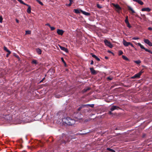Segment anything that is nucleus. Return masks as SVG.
I'll return each instance as SVG.
<instances>
[{
    "instance_id": "nucleus-1",
    "label": "nucleus",
    "mask_w": 152,
    "mask_h": 152,
    "mask_svg": "<svg viewBox=\"0 0 152 152\" xmlns=\"http://www.w3.org/2000/svg\"><path fill=\"white\" fill-rule=\"evenodd\" d=\"M63 122L67 125L72 126L75 123V121L73 119H71L69 117L64 118L63 119Z\"/></svg>"
},
{
    "instance_id": "nucleus-2",
    "label": "nucleus",
    "mask_w": 152,
    "mask_h": 152,
    "mask_svg": "<svg viewBox=\"0 0 152 152\" xmlns=\"http://www.w3.org/2000/svg\"><path fill=\"white\" fill-rule=\"evenodd\" d=\"M104 42L105 44L110 48H112L113 47V45H112L110 42L108 41L106 39H105L104 40Z\"/></svg>"
},
{
    "instance_id": "nucleus-3",
    "label": "nucleus",
    "mask_w": 152,
    "mask_h": 152,
    "mask_svg": "<svg viewBox=\"0 0 152 152\" xmlns=\"http://www.w3.org/2000/svg\"><path fill=\"white\" fill-rule=\"evenodd\" d=\"M112 4L115 7L116 11L118 12H119V11L121 10V8L118 4H115L114 3H112Z\"/></svg>"
},
{
    "instance_id": "nucleus-4",
    "label": "nucleus",
    "mask_w": 152,
    "mask_h": 152,
    "mask_svg": "<svg viewBox=\"0 0 152 152\" xmlns=\"http://www.w3.org/2000/svg\"><path fill=\"white\" fill-rule=\"evenodd\" d=\"M64 31L63 30L58 29L57 30V33L59 35H62Z\"/></svg>"
},
{
    "instance_id": "nucleus-5",
    "label": "nucleus",
    "mask_w": 152,
    "mask_h": 152,
    "mask_svg": "<svg viewBox=\"0 0 152 152\" xmlns=\"http://www.w3.org/2000/svg\"><path fill=\"white\" fill-rule=\"evenodd\" d=\"M90 69L91 71V74L93 75H96L99 72L98 71L95 70L93 68H90Z\"/></svg>"
},
{
    "instance_id": "nucleus-6",
    "label": "nucleus",
    "mask_w": 152,
    "mask_h": 152,
    "mask_svg": "<svg viewBox=\"0 0 152 152\" xmlns=\"http://www.w3.org/2000/svg\"><path fill=\"white\" fill-rule=\"evenodd\" d=\"M144 41L145 43L147 44L149 46H152V43L148 39H144Z\"/></svg>"
},
{
    "instance_id": "nucleus-7",
    "label": "nucleus",
    "mask_w": 152,
    "mask_h": 152,
    "mask_svg": "<svg viewBox=\"0 0 152 152\" xmlns=\"http://www.w3.org/2000/svg\"><path fill=\"white\" fill-rule=\"evenodd\" d=\"M59 47H60V49L63 51H64L66 52L67 53H68L69 52L67 48H66L64 47L61 46L60 45H59Z\"/></svg>"
},
{
    "instance_id": "nucleus-8",
    "label": "nucleus",
    "mask_w": 152,
    "mask_h": 152,
    "mask_svg": "<svg viewBox=\"0 0 152 152\" xmlns=\"http://www.w3.org/2000/svg\"><path fill=\"white\" fill-rule=\"evenodd\" d=\"M130 42H127L124 39L123 41V43L124 45L127 47L129 45Z\"/></svg>"
},
{
    "instance_id": "nucleus-9",
    "label": "nucleus",
    "mask_w": 152,
    "mask_h": 152,
    "mask_svg": "<svg viewBox=\"0 0 152 152\" xmlns=\"http://www.w3.org/2000/svg\"><path fill=\"white\" fill-rule=\"evenodd\" d=\"M151 10V9L149 7L144 8L141 9L142 11L150 12Z\"/></svg>"
},
{
    "instance_id": "nucleus-10",
    "label": "nucleus",
    "mask_w": 152,
    "mask_h": 152,
    "mask_svg": "<svg viewBox=\"0 0 152 152\" xmlns=\"http://www.w3.org/2000/svg\"><path fill=\"white\" fill-rule=\"evenodd\" d=\"M80 11L83 14L89 16L90 15V14L89 12H86L85 11H83L81 10H80Z\"/></svg>"
},
{
    "instance_id": "nucleus-11",
    "label": "nucleus",
    "mask_w": 152,
    "mask_h": 152,
    "mask_svg": "<svg viewBox=\"0 0 152 152\" xmlns=\"http://www.w3.org/2000/svg\"><path fill=\"white\" fill-rule=\"evenodd\" d=\"M118 108H119V107L118 106H112L110 109V110L111 111H112L118 109Z\"/></svg>"
},
{
    "instance_id": "nucleus-12",
    "label": "nucleus",
    "mask_w": 152,
    "mask_h": 152,
    "mask_svg": "<svg viewBox=\"0 0 152 152\" xmlns=\"http://www.w3.org/2000/svg\"><path fill=\"white\" fill-rule=\"evenodd\" d=\"M25 5L27 6L28 7L27 10V12L29 14L31 13V8L30 6L27 4H26Z\"/></svg>"
},
{
    "instance_id": "nucleus-13",
    "label": "nucleus",
    "mask_w": 152,
    "mask_h": 152,
    "mask_svg": "<svg viewBox=\"0 0 152 152\" xmlns=\"http://www.w3.org/2000/svg\"><path fill=\"white\" fill-rule=\"evenodd\" d=\"M140 74H138V73L135 75L134 76L132 77L131 78L132 79H134L136 78H139L140 77Z\"/></svg>"
},
{
    "instance_id": "nucleus-14",
    "label": "nucleus",
    "mask_w": 152,
    "mask_h": 152,
    "mask_svg": "<svg viewBox=\"0 0 152 152\" xmlns=\"http://www.w3.org/2000/svg\"><path fill=\"white\" fill-rule=\"evenodd\" d=\"M133 1L137 2L138 4H140L141 5H143L144 3L141 0H133Z\"/></svg>"
},
{
    "instance_id": "nucleus-15",
    "label": "nucleus",
    "mask_w": 152,
    "mask_h": 152,
    "mask_svg": "<svg viewBox=\"0 0 152 152\" xmlns=\"http://www.w3.org/2000/svg\"><path fill=\"white\" fill-rule=\"evenodd\" d=\"M36 51L37 53L38 54H41L42 53V50L39 48H37L36 49Z\"/></svg>"
},
{
    "instance_id": "nucleus-16",
    "label": "nucleus",
    "mask_w": 152,
    "mask_h": 152,
    "mask_svg": "<svg viewBox=\"0 0 152 152\" xmlns=\"http://www.w3.org/2000/svg\"><path fill=\"white\" fill-rule=\"evenodd\" d=\"M4 50L7 52L9 54H10L11 53V51L7 49L6 47L4 46Z\"/></svg>"
},
{
    "instance_id": "nucleus-17",
    "label": "nucleus",
    "mask_w": 152,
    "mask_h": 152,
    "mask_svg": "<svg viewBox=\"0 0 152 152\" xmlns=\"http://www.w3.org/2000/svg\"><path fill=\"white\" fill-rule=\"evenodd\" d=\"M92 56L95 58L96 60L97 61H100V59L98 58L95 55L93 54L92 55Z\"/></svg>"
},
{
    "instance_id": "nucleus-18",
    "label": "nucleus",
    "mask_w": 152,
    "mask_h": 152,
    "mask_svg": "<svg viewBox=\"0 0 152 152\" xmlns=\"http://www.w3.org/2000/svg\"><path fill=\"white\" fill-rule=\"evenodd\" d=\"M138 45L141 48L145 50V48L144 47V46L142 45L140 43H138Z\"/></svg>"
},
{
    "instance_id": "nucleus-19",
    "label": "nucleus",
    "mask_w": 152,
    "mask_h": 152,
    "mask_svg": "<svg viewBox=\"0 0 152 152\" xmlns=\"http://www.w3.org/2000/svg\"><path fill=\"white\" fill-rule=\"evenodd\" d=\"M80 10H79L78 9H74L73 10V11L76 14H79L80 13Z\"/></svg>"
},
{
    "instance_id": "nucleus-20",
    "label": "nucleus",
    "mask_w": 152,
    "mask_h": 152,
    "mask_svg": "<svg viewBox=\"0 0 152 152\" xmlns=\"http://www.w3.org/2000/svg\"><path fill=\"white\" fill-rule=\"evenodd\" d=\"M31 63L32 64H37V62L36 60L35 59H33L32 60Z\"/></svg>"
},
{
    "instance_id": "nucleus-21",
    "label": "nucleus",
    "mask_w": 152,
    "mask_h": 152,
    "mask_svg": "<svg viewBox=\"0 0 152 152\" xmlns=\"http://www.w3.org/2000/svg\"><path fill=\"white\" fill-rule=\"evenodd\" d=\"M129 10L132 11V13H134L135 12L133 10L132 8L130 6L128 7Z\"/></svg>"
},
{
    "instance_id": "nucleus-22",
    "label": "nucleus",
    "mask_w": 152,
    "mask_h": 152,
    "mask_svg": "<svg viewBox=\"0 0 152 152\" xmlns=\"http://www.w3.org/2000/svg\"><path fill=\"white\" fill-rule=\"evenodd\" d=\"M122 57L123 59H124L126 60V61L129 60V59L126 56H122Z\"/></svg>"
},
{
    "instance_id": "nucleus-23",
    "label": "nucleus",
    "mask_w": 152,
    "mask_h": 152,
    "mask_svg": "<svg viewBox=\"0 0 152 152\" xmlns=\"http://www.w3.org/2000/svg\"><path fill=\"white\" fill-rule=\"evenodd\" d=\"M134 62L136 63L137 64H139L141 63V61L140 60H138L137 61H134Z\"/></svg>"
},
{
    "instance_id": "nucleus-24",
    "label": "nucleus",
    "mask_w": 152,
    "mask_h": 152,
    "mask_svg": "<svg viewBox=\"0 0 152 152\" xmlns=\"http://www.w3.org/2000/svg\"><path fill=\"white\" fill-rule=\"evenodd\" d=\"M31 31H26V34H31Z\"/></svg>"
},
{
    "instance_id": "nucleus-25",
    "label": "nucleus",
    "mask_w": 152,
    "mask_h": 152,
    "mask_svg": "<svg viewBox=\"0 0 152 152\" xmlns=\"http://www.w3.org/2000/svg\"><path fill=\"white\" fill-rule=\"evenodd\" d=\"M107 150H108L109 151L113 152H115V151H114L113 149L110 148H107Z\"/></svg>"
},
{
    "instance_id": "nucleus-26",
    "label": "nucleus",
    "mask_w": 152,
    "mask_h": 152,
    "mask_svg": "<svg viewBox=\"0 0 152 152\" xmlns=\"http://www.w3.org/2000/svg\"><path fill=\"white\" fill-rule=\"evenodd\" d=\"M87 105L88 106L91 107H94V104H87V105H84L83 106L85 107Z\"/></svg>"
},
{
    "instance_id": "nucleus-27",
    "label": "nucleus",
    "mask_w": 152,
    "mask_h": 152,
    "mask_svg": "<svg viewBox=\"0 0 152 152\" xmlns=\"http://www.w3.org/2000/svg\"><path fill=\"white\" fill-rule=\"evenodd\" d=\"M36 1L39 3V4H41V5H43V3L41 2L39 0H36Z\"/></svg>"
},
{
    "instance_id": "nucleus-28",
    "label": "nucleus",
    "mask_w": 152,
    "mask_h": 152,
    "mask_svg": "<svg viewBox=\"0 0 152 152\" xmlns=\"http://www.w3.org/2000/svg\"><path fill=\"white\" fill-rule=\"evenodd\" d=\"M18 1H19L21 4H23L24 5H26V4L22 0H18Z\"/></svg>"
},
{
    "instance_id": "nucleus-29",
    "label": "nucleus",
    "mask_w": 152,
    "mask_h": 152,
    "mask_svg": "<svg viewBox=\"0 0 152 152\" xmlns=\"http://www.w3.org/2000/svg\"><path fill=\"white\" fill-rule=\"evenodd\" d=\"M146 51L148 52L151 53H152V52L151 50H149L146 48H145V50Z\"/></svg>"
},
{
    "instance_id": "nucleus-30",
    "label": "nucleus",
    "mask_w": 152,
    "mask_h": 152,
    "mask_svg": "<svg viewBox=\"0 0 152 152\" xmlns=\"http://www.w3.org/2000/svg\"><path fill=\"white\" fill-rule=\"evenodd\" d=\"M126 24L127 25V26L129 28H131V26L130 25L129 22L126 23Z\"/></svg>"
},
{
    "instance_id": "nucleus-31",
    "label": "nucleus",
    "mask_w": 152,
    "mask_h": 152,
    "mask_svg": "<svg viewBox=\"0 0 152 152\" xmlns=\"http://www.w3.org/2000/svg\"><path fill=\"white\" fill-rule=\"evenodd\" d=\"M139 39V38L138 37H134L132 38V39H134V40H137V39Z\"/></svg>"
},
{
    "instance_id": "nucleus-32",
    "label": "nucleus",
    "mask_w": 152,
    "mask_h": 152,
    "mask_svg": "<svg viewBox=\"0 0 152 152\" xmlns=\"http://www.w3.org/2000/svg\"><path fill=\"white\" fill-rule=\"evenodd\" d=\"M50 29L51 31H53L55 29V28L53 26H50Z\"/></svg>"
},
{
    "instance_id": "nucleus-33",
    "label": "nucleus",
    "mask_w": 152,
    "mask_h": 152,
    "mask_svg": "<svg viewBox=\"0 0 152 152\" xmlns=\"http://www.w3.org/2000/svg\"><path fill=\"white\" fill-rule=\"evenodd\" d=\"M3 18L1 16H0V23H2V22Z\"/></svg>"
},
{
    "instance_id": "nucleus-34",
    "label": "nucleus",
    "mask_w": 152,
    "mask_h": 152,
    "mask_svg": "<svg viewBox=\"0 0 152 152\" xmlns=\"http://www.w3.org/2000/svg\"><path fill=\"white\" fill-rule=\"evenodd\" d=\"M61 96L58 95H56L55 96V97L57 98H59Z\"/></svg>"
},
{
    "instance_id": "nucleus-35",
    "label": "nucleus",
    "mask_w": 152,
    "mask_h": 152,
    "mask_svg": "<svg viewBox=\"0 0 152 152\" xmlns=\"http://www.w3.org/2000/svg\"><path fill=\"white\" fill-rule=\"evenodd\" d=\"M123 52L121 50H120L119 51V55H121L123 54Z\"/></svg>"
},
{
    "instance_id": "nucleus-36",
    "label": "nucleus",
    "mask_w": 152,
    "mask_h": 152,
    "mask_svg": "<svg viewBox=\"0 0 152 152\" xmlns=\"http://www.w3.org/2000/svg\"><path fill=\"white\" fill-rule=\"evenodd\" d=\"M90 89V88H85L84 89V92L86 91L87 90H89Z\"/></svg>"
},
{
    "instance_id": "nucleus-37",
    "label": "nucleus",
    "mask_w": 152,
    "mask_h": 152,
    "mask_svg": "<svg viewBox=\"0 0 152 152\" xmlns=\"http://www.w3.org/2000/svg\"><path fill=\"white\" fill-rule=\"evenodd\" d=\"M72 4L71 3L69 2V3L68 4H66V6H67L70 7L71 5Z\"/></svg>"
},
{
    "instance_id": "nucleus-38",
    "label": "nucleus",
    "mask_w": 152,
    "mask_h": 152,
    "mask_svg": "<svg viewBox=\"0 0 152 152\" xmlns=\"http://www.w3.org/2000/svg\"><path fill=\"white\" fill-rule=\"evenodd\" d=\"M97 7L99 8H102V7L100 6V5L99 4H97Z\"/></svg>"
},
{
    "instance_id": "nucleus-39",
    "label": "nucleus",
    "mask_w": 152,
    "mask_h": 152,
    "mask_svg": "<svg viewBox=\"0 0 152 152\" xmlns=\"http://www.w3.org/2000/svg\"><path fill=\"white\" fill-rule=\"evenodd\" d=\"M61 60L65 64V62L63 58L62 57L61 58Z\"/></svg>"
},
{
    "instance_id": "nucleus-40",
    "label": "nucleus",
    "mask_w": 152,
    "mask_h": 152,
    "mask_svg": "<svg viewBox=\"0 0 152 152\" xmlns=\"http://www.w3.org/2000/svg\"><path fill=\"white\" fill-rule=\"evenodd\" d=\"M125 22L126 23H129V21L128 19H125Z\"/></svg>"
},
{
    "instance_id": "nucleus-41",
    "label": "nucleus",
    "mask_w": 152,
    "mask_h": 152,
    "mask_svg": "<svg viewBox=\"0 0 152 152\" xmlns=\"http://www.w3.org/2000/svg\"><path fill=\"white\" fill-rule=\"evenodd\" d=\"M148 29L149 30H152V28L151 27H149L148 28Z\"/></svg>"
},
{
    "instance_id": "nucleus-42",
    "label": "nucleus",
    "mask_w": 152,
    "mask_h": 152,
    "mask_svg": "<svg viewBox=\"0 0 152 152\" xmlns=\"http://www.w3.org/2000/svg\"><path fill=\"white\" fill-rule=\"evenodd\" d=\"M45 79V77L43 78L42 80L40 81V83H41L43 82V80Z\"/></svg>"
},
{
    "instance_id": "nucleus-43",
    "label": "nucleus",
    "mask_w": 152,
    "mask_h": 152,
    "mask_svg": "<svg viewBox=\"0 0 152 152\" xmlns=\"http://www.w3.org/2000/svg\"><path fill=\"white\" fill-rule=\"evenodd\" d=\"M129 45H130L132 47H134L133 45L130 42V43Z\"/></svg>"
},
{
    "instance_id": "nucleus-44",
    "label": "nucleus",
    "mask_w": 152,
    "mask_h": 152,
    "mask_svg": "<svg viewBox=\"0 0 152 152\" xmlns=\"http://www.w3.org/2000/svg\"><path fill=\"white\" fill-rule=\"evenodd\" d=\"M69 2L70 3L72 4V3L73 2V0H69Z\"/></svg>"
},
{
    "instance_id": "nucleus-45",
    "label": "nucleus",
    "mask_w": 152,
    "mask_h": 152,
    "mask_svg": "<svg viewBox=\"0 0 152 152\" xmlns=\"http://www.w3.org/2000/svg\"><path fill=\"white\" fill-rule=\"evenodd\" d=\"M142 72H142V71H141L140 72H139L138 73L140 74V75H141V74L142 73Z\"/></svg>"
},
{
    "instance_id": "nucleus-46",
    "label": "nucleus",
    "mask_w": 152,
    "mask_h": 152,
    "mask_svg": "<svg viewBox=\"0 0 152 152\" xmlns=\"http://www.w3.org/2000/svg\"><path fill=\"white\" fill-rule=\"evenodd\" d=\"M133 42L136 45H138V43H137V42Z\"/></svg>"
},
{
    "instance_id": "nucleus-47",
    "label": "nucleus",
    "mask_w": 152,
    "mask_h": 152,
    "mask_svg": "<svg viewBox=\"0 0 152 152\" xmlns=\"http://www.w3.org/2000/svg\"><path fill=\"white\" fill-rule=\"evenodd\" d=\"M93 63H94L93 61H92L91 63V64L92 65L93 64Z\"/></svg>"
},
{
    "instance_id": "nucleus-48",
    "label": "nucleus",
    "mask_w": 152,
    "mask_h": 152,
    "mask_svg": "<svg viewBox=\"0 0 152 152\" xmlns=\"http://www.w3.org/2000/svg\"><path fill=\"white\" fill-rule=\"evenodd\" d=\"M46 25H47V26H48L50 27V24H48V23H47V24H46Z\"/></svg>"
},
{
    "instance_id": "nucleus-49",
    "label": "nucleus",
    "mask_w": 152,
    "mask_h": 152,
    "mask_svg": "<svg viewBox=\"0 0 152 152\" xmlns=\"http://www.w3.org/2000/svg\"><path fill=\"white\" fill-rule=\"evenodd\" d=\"M16 21L17 23H19V20L18 19H16Z\"/></svg>"
},
{
    "instance_id": "nucleus-50",
    "label": "nucleus",
    "mask_w": 152,
    "mask_h": 152,
    "mask_svg": "<svg viewBox=\"0 0 152 152\" xmlns=\"http://www.w3.org/2000/svg\"><path fill=\"white\" fill-rule=\"evenodd\" d=\"M9 54H9V53H7V55H6V57H8V56H9Z\"/></svg>"
},
{
    "instance_id": "nucleus-51",
    "label": "nucleus",
    "mask_w": 152,
    "mask_h": 152,
    "mask_svg": "<svg viewBox=\"0 0 152 152\" xmlns=\"http://www.w3.org/2000/svg\"><path fill=\"white\" fill-rule=\"evenodd\" d=\"M108 52L109 53H112V54L113 53H112V52H111V51H108Z\"/></svg>"
},
{
    "instance_id": "nucleus-52",
    "label": "nucleus",
    "mask_w": 152,
    "mask_h": 152,
    "mask_svg": "<svg viewBox=\"0 0 152 152\" xmlns=\"http://www.w3.org/2000/svg\"><path fill=\"white\" fill-rule=\"evenodd\" d=\"M107 79H109L110 80H111L112 79V78H110V77H108Z\"/></svg>"
},
{
    "instance_id": "nucleus-53",
    "label": "nucleus",
    "mask_w": 152,
    "mask_h": 152,
    "mask_svg": "<svg viewBox=\"0 0 152 152\" xmlns=\"http://www.w3.org/2000/svg\"><path fill=\"white\" fill-rule=\"evenodd\" d=\"M126 19H128V17L126 16Z\"/></svg>"
},
{
    "instance_id": "nucleus-54",
    "label": "nucleus",
    "mask_w": 152,
    "mask_h": 152,
    "mask_svg": "<svg viewBox=\"0 0 152 152\" xmlns=\"http://www.w3.org/2000/svg\"><path fill=\"white\" fill-rule=\"evenodd\" d=\"M111 112H112V111H110V112H109V114H112V113H111Z\"/></svg>"
},
{
    "instance_id": "nucleus-55",
    "label": "nucleus",
    "mask_w": 152,
    "mask_h": 152,
    "mask_svg": "<svg viewBox=\"0 0 152 152\" xmlns=\"http://www.w3.org/2000/svg\"><path fill=\"white\" fill-rule=\"evenodd\" d=\"M105 58H106V59H108V57H107L105 56Z\"/></svg>"
},
{
    "instance_id": "nucleus-56",
    "label": "nucleus",
    "mask_w": 152,
    "mask_h": 152,
    "mask_svg": "<svg viewBox=\"0 0 152 152\" xmlns=\"http://www.w3.org/2000/svg\"><path fill=\"white\" fill-rule=\"evenodd\" d=\"M151 54H152V53H151Z\"/></svg>"
}]
</instances>
